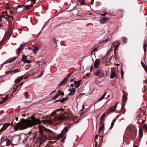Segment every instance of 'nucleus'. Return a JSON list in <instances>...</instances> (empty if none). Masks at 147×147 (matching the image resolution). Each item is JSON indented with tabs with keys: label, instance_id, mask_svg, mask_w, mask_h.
<instances>
[{
	"label": "nucleus",
	"instance_id": "nucleus-1",
	"mask_svg": "<svg viewBox=\"0 0 147 147\" xmlns=\"http://www.w3.org/2000/svg\"><path fill=\"white\" fill-rule=\"evenodd\" d=\"M51 120H45L40 121L38 119H36L34 117H31V119H23L17 124L14 127L15 131L26 129L28 127L33 126L37 124L42 123L45 124L52 123Z\"/></svg>",
	"mask_w": 147,
	"mask_h": 147
},
{
	"label": "nucleus",
	"instance_id": "nucleus-2",
	"mask_svg": "<svg viewBox=\"0 0 147 147\" xmlns=\"http://www.w3.org/2000/svg\"><path fill=\"white\" fill-rule=\"evenodd\" d=\"M40 0H28L25 3L24 7L26 10L30 9L33 6V4L38 2Z\"/></svg>",
	"mask_w": 147,
	"mask_h": 147
},
{
	"label": "nucleus",
	"instance_id": "nucleus-3",
	"mask_svg": "<svg viewBox=\"0 0 147 147\" xmlns=\"http://www.w3.org/2000/svg\"><path fill=\"white\" fill-rule=\"evenodd\" d=\"M12 124V122L11 123H4L3 126L0 128V132H2L6 129L9 126L11 125ZM1 126L0 125V126Z\"/></svg>",
	"mask_w": 147,
	"mask_h": 147
},
{
	"label": "nucleus",
	"instance_id": "nucleus-4",
	"mask_svg": "<svg viewBox=\"0 0 147 147\" xmlns=\"http://www.w3.org/2000/svg\"><path fill=\"white\" fill-rule=\"evenodd\" d=\"M94 74L100 78L104 76V73L103 71L99 70L96 71L94 73Z\"/></svg>",
	"mask_w": 147,
	"mask_h": 147
},
{
	"label": "nucleus",
	"instance_id": "nucleus-5",
	"mask_svg": "<svg viewBox=\"0 0 147 147\" xmlns=\"http://www.w3.org/2000/svg\"><path fill=\"white\" fill-rule=\"evenodd\" d=\"M65 117L64 114H61L58 117H54V120L56 121H62L65 119Z\"/></svg>",
	"mask_w": 147,
	"mask_h": 147
},
{
	"label": "nucleus",
	"instance_id": "nucleus-6",
	"mask_svg": "<svg viewBox=\"0 0 147 147\" xmlns=\"http://www.w3.org/2000/svg\"><path fill=\"white\" fill-rule=\"evenodd\" d=\"M68 128V127H66L62 131L61 133L58 135L59 139L63 136L67 132Z\"/></svg>",
	"mask_w": 147,
	"mask_h": 147
},
{
	"label": "nucleus",
	"instance_id": "nucleus-7",
	"mask_svg": "<svg viewBox=\"0 0 147 147\" xmlns=\"http://www.w3.org/2000/svg\"><path fill=\"white\" fill-rule=\"evenodd\" d=\"M109 19V18L107 17H103L99 20V22L101 24H104L106 23Z\"/></svg>",
	"mask_w": 147,
	"mask_h": 147
},
{
	"label": "nucleus",
	"instance_id": "nucleus-8",
	"mask_svg": "<svg viewBox=\"0 0 147 147\" xmlns=\"http://www.w3.org/2000/svg\"><path fill=\"white\" fill-rule=\"evenodd\" d=\"M22 60L24 63H30L32 62V60L31 59H27V57L25 55H24L22 56Z\"/></svg>",
	"mask_w": 147,
	"mask_h": 147
},
{
	"label": "nucleus",
	"instance_id": "nucleus-9",
	"mask_svg": "<svg viewBox=\"0 0 147 147\" xmlns=\"http://www.w3.org/2000/svg\"><path fill=\"white\" fill-rule=\"evenodd\" d=\"M101 118L100 119V121L99 124V130L100 131H103L104 130V124L102 122Z\"/></svg>",
	"mask_w": 147,
	"mask_h": 147
},
{
	"label": "nucleus",
	"instance_id": "nucleus-10",
	"mask_svg": "<svg viewBox=\"0 0 147 147\" xmlns=\"http://www.w3.org/2000/svg\"><path fill=\"white\" fill-rule=\"evenodd\" d=\"M100 61L98 59H96L94 62V67L96 68H98L99 65Z\"/></svg>",
	"mask_w": 147,
	"mask_h": 147
},
{
	"label": "nucleus",
	"instance_id": "nucleus-11",
	"mask_svg": "<svg viewBox=\"0 0 147 147\" xmlns=\"http://www.w3.org/2000/svg\"><path fill=\"white\" fill-rule=\"evenodd\" d=\"M68 80L67 78H65L63 80H62L60 83L59 85L62 86L64 84L65 82H67Z\"/></svg>",
	"mask_w": 147,
	"mask_h": 147
},
{
	"label": "nucleus",
	"instance_id": "nucleus-12",
	"mask_svg": "<svg viewBox=\"0 0 147 147\" xmlns=\"http://www.w3.org/2000/svg\"><path fill=\"white\" fill-rule=\"evenodd\" d=\"M82 81L81 80H79L75 82L74 84L75 85V87L78 88L80 85V82Z\"/></svg>",
	"mask_w": 147,
	"mask_h": 147
},
{
	"label": "nucleus",
	"instance_id": "nucleus-13",
	"mask_svg": "<svg viewBox=\"0 0 147 147\" xmlns=\"http://www.w3.org/2000/svg\"><path fill=\"white\" fill-rule=\"evenodd\" d=\"M70 90V92L69 93V95H72L74 94L75 91L76 90L75 88H73L72 89H69L68 90L69 91Z\"/></svg>",
	"mask_w": 147,
	"mask_h": 147
},
{
	"label": "nucleus",
	"instance_id": "nucleus-14",
	"mask_svg": "<svg viewBox=\"0 0 147 147\" xmlns=\"http://www.w3.org/2000/svg\"><path fill=\"white\" fill-rule=\"evenodd\" d=\"M139 136L140 137L142 138L143 136V132L142 131V128L141 127L139 129Z\"/></svg>",
	"mask_w": 147,
	"mask_h": 147
},
{
	"label": "nucleus",
	"instance_id": "nucleus-15",
	"mask_svg": "<svg viewBox=\"0 0 147 147\" xmlns=\"http://www.w3.org/2000/svg\"><path fill=\"white\" fill-rule=\"evenodd\" d=\"M116 76V74L114 71H112L111 73L110 78L112 79L115 77Z\"/></svg>",
	"mask_w": 147,
	"mask_h": 147
},
{
	"label": "nucleus",
	"instance_id": "nucleus-16",
	"mask_svg": "<svg viewBox=\"0 0 147 147\" xmlns=\"http://www.w3.org/2000/svg\"><path fill=\"white\" fill-rule=\"evenodd\" d=\"M25 44H23L20 46L18 49V51L19 53H20L21 51L25 47Z\"/></svg>",
	"mask_w": 147,
	"mask_h": 147
},
{
	"label": "nucleus",
	"instance_id": "nucleus-17",
	"mask_svg": "<svg viewBox=\"0 0 147 147\" xmlns=\"http://www.w3.org/2000/svg\"><path fill=\"white\" fill-rule=\"evenodd\" d=\"M47 138V137L44 135H42L40 138V139L42 141H46Z\"/></svg>",
	"mask_w": 147,
	"mask_h": 147
},
{
	"label": "nucleus",
	"instance_id": "nucleus-18",
	"mask_svg": "<svg viewBox=\"0 0 147 147\" xmlns=\"http://www.w3.org/2000/svg\"><path fill=\"white\" fill-rule=\"evenodd\" d=\"M23 77V76H22L20 78H18L15 81V83H17L20 82L22 80Z\"/></svg>",
	"mask_w": 147,
	"mask_h": 147
},
{
	"label": "nucleus",
	"instance_id": "nucleus-19",
	"mask_svg": "<svg viewBox=\"0 0 147 147\" xmlns=\"http://www.w3.org/2000/svg\"><path fill=\"white\" fill-rule=\"evenodd\" d=\"M60 91L59 90L58 92V93L55 95V96H54L52 98V99L53 100H54L58 96H59L60 95Z\"/></svg>",
	"mask_w": 147,
	"mask_h": 147
},
{
	"label": "nucleus",
	"instance_id": "nucleus-20",
	"mask_svg": "<svg viewBox=\"0 0 147 147\" xmlns=\"http://www.w3.org/2000/svg\"><path fill=\"white\" fill-rule=\"evenodd\" d=\"M8 99L7 97H5L2 99V100L0 101V103L2 104L5 102Z\"/></svg>",
	"mask_w": 147,
	"mask_h": 147
},
{
	"label": "nucleus",
	"instance_id": "nucleus-21",
	"mask_svg": "<svg viewBox=\"0 0 147 147\" xmlns=\"http://www.w3.org/2000/svg\"><path fill=\"white\" fill-rule=\"evenodd\" d=\"M142 129L145 132H146L147 131V124H144L143 125Z\"/></svg>",
	"mask_w": 147,
	"mask_h": 147
},
{
	"label": "nucleus",
	"instance_id": "nucleus-22",
	"mask_svg": "<svg viewBox=\"0 0 147 147\" xmlns=\"http://www.w3.org/2000/svg\"><path fill=\"white\" fill-rule=\"evenodd\" d=\"M147 47V43H146V41L144 42L143 45L144 51L145 53H146V47Z\"/></svg>",
	"mask_w": 147,
	"mask_h": 147
},
{
	"label": "nucleus",
	"instance_id": "nucleus-23",
	"mask_svg": "<svg viewBox=\"0 0 147 147\" xmlns=\"http://www.w3.org/2000/svg\"><path fill=\"white\" fill-rule=\"evenodd\" d=\"M39 48L38 47L35 48L33 50V52L35 54H36L37 52V51L39 50Z\"/></svg>",
	"mask_w": 147,
	"mask_h": 147
},
{
	"label": "nucleus",
	"instance_id": "nucleus-24",
	"mask_svg": "<svg viewBox=\"0 0 147 147\" xmlns=\"http://www.w3.org/2000/svg\"><path fill=\"white\" fill-rule=\"evenodd\" d=\"M116 121V119H114L113 120L112 123H111V127H110V128H109V129L113 127L114 125V123Z\"/></svg>",
	"mask_w": 147,
	"mask_h": 147
},
{
	"label": "nucleus",
	"instance_id": "nucleus-25",
	"mask_svg": "<svg viewBox=\"0 0 147 147\" xmlns=\"http://www.w3.org/2000/svg\"><path fill=\"white\" fill-rule=\"evenodd\" d=\"M99 136V135H96L95 136V141L96 142V144H95V147L96 146L98 142H97V141L98 139V136Z\"/></svg>",
	"mask_w": 147,
	"mask_h": 147
},
{
	"label": "nucleus",
	"instance_id": "nucleus-26",
	"mask_svg": "<svg viewBox=\"0 0 147 147\" xmlns=\"http://www.w3.org/2000/svg\"><path fill=\"white\" fill-rule=\"evenodd\" d=\"M30 67V65H25V68L26 70L28 69Z\"/></svg>",
	"mask_w": 147,
	"mask_h": 147
},
{
	"label": "nucleus",
	"instance_id": "nucleus-27",
	"mask_svg": "<svg viewBox=\"0 0 147 147\" xmlns=\"http://www.w3.org/2000/svg\"><path fill=\"white\" fill-rule=\"evenodd\" d=\"M124 72L123 70L122 69L121 70V76L122 78L123 79V75H124Z\"/></svg>",
	"mask_w": 147,
	"mask_h": 147
},
{
	"label": "nucleus",
	"instance_id": "nucleus-28",
	"mask_svg": "<svg viewBox=\"0 0 147 147\" xmlns=\"http://www.w3.org/2000/svg\"><path fill=\"white\" fill-rule=\"evenodd\" d=\"M106 93L104 94L102 96V97H101L99 99V100H101L103 98H104L105 96L106 95Z\"/></svg>",
	"mask_w": 147,
	"mask_h": 147
},
{
	"label": "nucleus",
	"instance_id": "nucleus-29",
	"mask_svg": "<svg viewBox=\"0 0 147 147\" xmlns=\"http://www.w3.org/2000/svg\"><path fill=\"white\" fill-rule=\"evenodd\" d=\"M98 49V48H96L94 49L91 52V54L92 55L93 54V52L95 51L96 50Z\"/></svg>",
	"mask_w": 147,
	"mask_h": 147
},
{
	"label": "nucleus",
	"instance_id": "nucleus-30",
	"mask_svg": "<svg viewBox=\"0 0 147 147\" xmlns=\"http://www.w3.org/2000/svg\"><path fill=\"white\" fill-rule=\"evenodd\" d=\"M126 100V97L125 96H123V98L122 100L123 102H125Z\"/></svg>",
	"mask_w": 147,
	"mask_h": 147
},
{
	"label": "nucleus",
	"instance_id": "nucleus-31",
	"mask_svg": "<svg viewBox=\"0 0 147 147\" xmlns=\"http://www.w3.org/2000/svg\"><path fill=\"white\" fill-rule=\"evenodd\" d=\"M20 71L19 69H15L13 70V72L16 73H17L18 72H19Z\"/></svg>",
	"mask_w": 147,
	"mask_h": 147
},
{
	"label": "nucleus",
	"instance_id": "nucleus-32",
	"mask_svg": "<svg viewBox=\"0 0 147 147\" xmlns=\"http://www.w3.org/2000/svg\"><path fill=\"white\" fill-rule=\"evenodd\" d=\"M65 136L61 140V141L63 143L65 142Z\"/></svg>",
	"mask_w": 147,
	"mask_h": 147
},
{
	"label": "nucleus",
	"instance_id": "nucleus-33",
	"mask_svg": "<svg viewBox=\"0 0 147 147\" xmlns=\"http://www.w3.org/2000/svg\"><path fill=\"white\" fill-rule=\"evenodd\" d=\"M84 93H81V94H79L78 96H77V97L76 98H78V97H81V96H82L83 95H84Z\"/></svg>",
	"mask_w": 147,
	"mask_h": 147
},
{
	"label": "nucleus",
	"instance_id": "nucleus-34",
	"mask_svg": "<svg viewBox=\"0 0 147 147\" xmlns=\"http://www.w3.org/2000/svg\"><path fill=\"white\" fill-rule=\"evenodd\" d=\"M28 92H26L25 93V96L26 98H28L29 96L28 95Z\"/></svg>",
	"mask_w": 147,
	"mask_h": 147
},
{
	"label": "nucleus",
	"instance_id": "nucleus-35",
	"mask_svg": "<svg viewBox=\"0 0 147 147\" xmlns=\"http://www.w3.org/2000/svg\"><path fill=\"white\" fill-rule=\"evenodd\" d=\"M127 40V38H123V41L124 42H126Z\"/></svg>",
	"mask_w": 147,
	"mask_h": 147
},
{
	"label": "nucleus",
	"instance_id": "nucleus-36",
	"mask_svg": "<svg viewBox=\"0 0 147 147\" xmlns=\"http://www.w3.org/2000/svg\"><path fill=\"white\" fill-rule=\"evenodd\" d=\"M66 98H63L62 99L60 100V102H64L65 101Z\"/></svg>",
	"mask_w": 147,
	"mask_h": 147
},
{
	"label": "nucleus",
	"instance_id": "nucleus-37",
	"mask_svg": "<svg viewBox=\"0 0 147 147\" xmlns=\"http://www.w3.org/2000/svg\"><path fill=\"white\" fill-rule=\"evenodd\" d=\"M9 13L11 14H13L14 12L12 10H9Z\"/></svg>",
	"mask_w": 147,
	"mask_h": 147
},
{
	"label": "nucleus",
	"instance_id": "nucleus-38",
	"mask_svg": "<svg viewBox=\"0 0 147 147\" xmlns=\"http://www.w3.org/2000/svg\"><path fill=\"white\" fill-rule=\"evenodd\" d=\"M106 14H107L106 12H105L103 13L100 14V15L102 16H105V15H106Z\"/></svg>",
	"mask_w": 147,
	"mask_h": 147
},
{
	"label": "nucleus",
	"instance_id": "nucleus-39",
	"mask_svg": "<svg viewBox=\"0 0 147 147\" xmlns=\"http://www.w3.org/2000/svg\"><path fill=\"white\" fill-rule=\"evenodd\" d=\"M146 120V119H145V118H144L142 120V121L141 123L142 124H143L144 122V121H145Z\"/></svg>",
	"mask_w": 147,
	"mask_h": 147
},
{
	"label": "nucleus",
	"instance_id": "nucleus-40",
	"mask_svg": "<svg viewBox=\"0 0 147 147\" xmlns=\"http://www.w3.org/2000/svg\"><path fill=\"white\" fill-rule=\"evenodd\" d=\"M81 5H85V4H84V1H82L81 2Z\"/></svg>",
	"mask_w": 147,
	"mask_h": 147
},
{
	"label": "nucleus",
	"instance_id": "nucleus-41",
	"mask_svg": "<svg viewBox=\"0 0 147 147\" xmlns=\"http://www.w3.org/2000/svg\"><path fill=\"white\" fill-rule=\"evenodd\" d=\"M71 74L72 73H70L69 74H68L67 75V77H69L71 75Z\"/></svg>",
	"mask_w": 147,
	"mask_h": 147
},
{
	"label": "nucleus",
	"instance_id": "nucleus-42",
	"mask_svg": "<svg viewBox=\"0 0 147 147\" xmlns=\"http://www.w3.org/2000/svg\"><path fill=\"white\" fill-rule=\"evenodd\" d=\"M119 46L118 45H117L115 47L114 50L115 51H116V48L117 47H119Z\"/></svg>",
	"mask_w": 147,
	"mask_h": 147
},
{
	"label": "nucleus",
	"instance_id": "nucleus-43",
	"mask_svg": "<svg viewBox=\"0 0 147 147\" xmlns=\"http://www.w3.org/2000/svg\"><path fill=\"white\" fill-rule=\"evenodd\" d=\"M3 17V16H0V22L2 21V18Z\"/></svg>",
	"mask_w": 147,
	"mask_h": 147
},
{
	"label": "nucleus",
	"instance_id": "nucleus-44",
	"mask_svg": "<svg viewBox=\"0 0 147 147\" xmlns=\"http://www.w3.org/2000/svg\"><path fill=\"white\" fill-rule=\"evenodd\" d=\"M90 75V73H87L85 74V76H88Z\"/></svg>",
	"mask_w": 147,
	"mask_h": 147
},
{
	"label": "nucleus",
	"instance_id": "nucleus-45",
	"mask_svg": "<svg viewBox=\"0 0 147 147\" xmlns=\"http://www.w3.org/2000/svg\"><path fill=\"white\" fill-rule=\"evenodd\" d=\"M93 68V65H92L90 67V69L91 71H92V70Z\"/></svg>",
	"mask_w": 147,
	"mask_h": 147
},
{
	"label": "nucleus",
	"instance_id": "nucleus-46",
	"mask_svg": "<svg viewBox=\"0 0 147 147\" xmlns=\"http://www.w3.org/2000/svg\"><path fill=\"white\" fill-rule=\"evenodd\" d=\"M61 95H64V93L63 92H62L60 93Z\"/></svg>",
	"mask_w": 147,
	"mask_h": 147
},
{
	"label": "nucleus",
	"instance_id": "nucleus-47",
	"mask_svg": "<svg viewBox=\"0 0 147 147\" xmlns=\"http://www.w3.org/2000/svg\"><path fill=\"white\" fill-rule=\"evenodd\" d=\"M7 144L8 145H9L10 144V142H7Z\"/></svg>",
	"mask_w": 147,
	"mask_h": 147
},
{
	"label": "nucleus",
	"instance_id": "nucleus-48",
	"mask_svg": "<svg viewBox=\"0 0 147 147\" xmlns=\"http://www.w3.org/2000/svg\"><path fill=\"white\" fill-rule=\"evenodd\" d=\"M108 40H103L102 41V42H105Z\"/></svg>",
	"mask_w": 147,
	"mask_h": 147
},
{
	"label": "nucleus",
	"instance_id": "nucleus-49",
	"mask_svg": "<svg viewBox=\"0 0 147 147\" xmlns=\"http://www.w3.org/2000/svg\"><path fill=\"white\" fill-rule=\"evenodd\" d=\"M43 74V71H41V74H40V75L39 76V77L41 76Z\"/></svg>",
	"mask_w": 147,
	"mask_h": 147
},
{
	"label": "nucleus",
	"instance_id": "nucleus-50",
	"mask_svg": "<svg viewBox=\"0 0 147 147\" xmlns=\"http://www.w3.org/2000/svg\"><path fill=\"white\" fill-rule=\"evenodd\" d=\"M24 84V82H22L20 84V86H22L23 84Z\"/></svg>",
	"mask_w": 147,
	"mask_h": 147
},
{
	"label": "nucleus",
	"instance_id": "nucleus-51",
	"mask_svg": "<svg viewBox=\"0 0 147 147\" xmlns=\"http://www.w3.org/2000/svg\"><path fill=\"white\" fill-rule=\"evenodd\" d=\"M94 0H91V5H92L93 3Z\"/></svg>",
	"mask_w": 147,
	"mask_h": 147
},
{
	"label": "nucleus",
	"instance_id": "nucleus-52",
	"mask_svg": "<svg viewBox=\"0 0 147 147\" xmlns=\"http://www.w3.org/2000/svg\"><path fill=\"white\" fill-rule=\"evenodd\" d=\"M117 105H115V106H114V108L115 109L116 107H117Z\"/></svg>",
	"mask_w": 147,
	"mask_h": 147
},
{
	"label": "nucleus",
	"instance_id": "nucleus-53",
	"mask_svg": "<svg viewBox=\"0 0 147 147\" xmlns=\"http://www.w3.org/2000/svg\"><path fill=\"white\" fill-rule=\"evenodd\" d=\"M144 69H145V71H146V72L147 73V68L146 67L145 68H144Z\"/></svg>",
	"mask_w": 147,
	"mask_h": 147
},
{
	"label": "nucleus",
	"instance_id": "nucleus-54",
	"mask_svg": "<svg viewBox=\"0 0 147 147\" xmlns=\"http://www.w3.org/2000/svg\"><path fill=\"white\" fill-rule=\"evenodd\" d=\"M73 79H71V80H70V82H73Z\"/></svg>",
	"mask_w": 147,
	"mask_h": 147
},
{
	"label": "nucleus",
	"instance_id": "nucleus-55",
	"mask_svg": "<svg viewBox=\"0 0 147 147\" xmlns=\"http://www.w3.org/2000/svg\"><path fill=\"white\" fill-rule=\"evenodd\" d=\"M15 119H16L17 121H18V117H15Z\"/></svg>",
	"mask_w": 147,
	"mask_h": 147
},
{
	"label": "nucleus",
	"instance_id": "nucleus-56",
	"mask_svg": "<svg viewBox=\"0 0 147 147\" xmlns=\"http://www.w3.org/2000/svg\"><path fill=\"white\" fill-rule=\"evenodd\" d=\"M55 90H54V91H53L52 92H51V94H52V93H54V92H55Z\"/></svg>",
	"mask_w": 147,
	"mask_h": 147
},
{
	"label": "nucleus",
	"instance_id": "nucleus-57",
	"mask_svg": "<svg viewBox=\"0 0 147 147\" xmlns=\"http://www.w3.org/2000/svg\"><path fill=\"white\" fill-rule=\"evenodd\" d=\"M74 84H71V85H70L72 87H73Z\"/></svg>",
	"mask_w": 147,
	"mask_h": 147
},
{
	"label": "nucleus",
	"instance_id": "nucleus-58",
	"mask_svg": "<svg viewBox=\"0 0 147 147\" xmlns=\"http://www.w3.org/2000/svg\"><path fill=\"white\" fill-rule=\"evenodd\" d=\"M10 18H11L12 20H13V17L11 16Z\"/></svg>",
	"mask_w": 147,
	"mask_h": 147
},
{
	"label": "nucleus",
	"instance_id": "nucleus-59",
	"mask_svg": "<svg viewBox=\"0 0 147 147\" xmlns=\"http://www.w3.org/2000/svg\"><path fill=\"white\" fill-rule=\"evenodd\" d=\"M59 101V100H57L55 101L54 102H57Z\"/></svg>",
	"mask_w": 147,
	"mask_h": 147
},
{
	"label": "nucleus",
	"instance_id": "nucleus-60",
	"mask_svg": "<svg viewBox=\"0 0 147 147\" xmlns=\"http://www.w3.org/2000/svg\"><path fill=\"white\" fill-rule=\"evenodd\" d=\"M134 147H137V146L136 145H134Z\"/></svg>",
	"mask_w": 147,
	"mask_h": 147
},
{
	"label": "nucleus",
	"instance_id": "nucleus-61",
	"mask_svg": "<svg viewBox=\"0 0 147 147\" xmlns=\"http://www.w3.org/2000/svg\"><path fill=\"white\" fill-rule=\"evenodd\" d=\"M49 131H51V132H52V131H50V130H49Z\"/></svg>",
	"mask_w": 147,
	"mask_h": 147
}]
</instances>
